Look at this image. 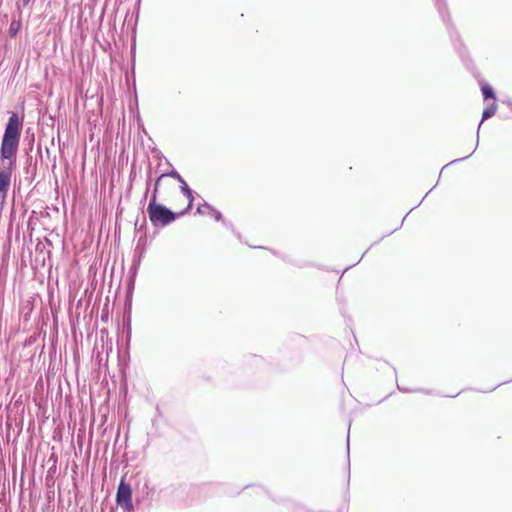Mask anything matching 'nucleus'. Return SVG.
Segmentation results:
<instances>
[{"mask_svg":"<svg viewBox=\"0 0 512 512\" xmlns=\"http://www.w3.org/2000/svg\"><path fill=\"white\" fill-rule=\"evenodd\" d=\"M203 206L209 210L211 216L216 220V221H221L223 222V215L220 211H218L217 209H215L213 206H211L209 203H207L206 201L203 202Z\"/></svg>","mask_w":512,"mask_h":512,"instance_id":"nucleus-8","label":"nucleus"},{"mask_svg":"<svg viewBox=\"0 0 512 512\" xmlns=\"http://www.w3.org/2000/svg\"><path fill=\"white\" fill-rule=\"evenodd\" d=\"M135 280L136 279H133V278H128L127 279V291H126V294H127V297H131L132 296V293H133V290H134V287H135Z\"/></svg>","mask_w":512,"mask_h":512,"instance_id":"nucleus-12","label":"nucleus"},{"mask_svg":"<svg viewBox=\"0 0 512 512\" xmlns=\"http://www.w3.org/2000/svg\"><path fill=\"white\" fill-rule=\"evenodd\" d=\"M181 185H183V183H186V181L183 179V177L181 176V180H177Z\"/></svg>","mask_w":512,"mask_h":512,"instance_id":"nucleus-29","label":"nucleus"},{"mask_svg":"<svg viewBox=\"0 0 512 512\" xmlns=\"http://www.w3.org/2000/svg\"><path fill=\"white\" fill-rule=\"evenodd\" d=\"M496 110H497V105L495 102H492L490 105H488L484 110H483V113H482V119L481 121L479 122L478 124V129H477V141H476V146L475 148L473 149V151L465 156V157H462V158H458V159H455V160H452L451 162H449L448 164H446L442 170L444 168H446L447 166L449 165H452V164H455V163H458V162H461V161H464L466 159H468L477 149L478 147V144H479V131H480V127L481 125L483 124V122L489 118H491L495 113H496Z\"/></svg>","mask_w":512,"mask_h":512,"instance_id":"nucleus-5","label":"nucleus"},{"mask_svg":"<svg viewBox=\"0 0 512 512\" xmlns=\"http://www.w3.org/2000/svg\"><path fill=\"white\" fill-rule=\"evenodd\" d=\"M398 228L399 227H395V229L393 231H391L390 234L393 233L394 231L398 230Z\"/></svg>","mask_w":512,"mask_h":512,"instance_id":"nucleus-38","label":"nucleus"},{"mask_svg":"<svg viewBox=\"0 0 512 512\" xmlns=\"http://www.w3.org/2000/svg\"><path fill=\"white\" fill-rule=\"evenodd\" d=\"M203 208H205V207L203 206V204H202V205H199V206L197 207L196 212H197V213H199V214H204L205 212H204Z\"/></svg>","mask_w":512,"mask_h":512,"instance_id":"nucleus-24","label":"nucleus"},{"mask_svg":"<svg viewBox=\"0 0 512 512\" xmlns=\"http://www.w3.org/2000/svg\"><path fill=\"white\" fill-rule=\"evenodd\" d=\"M161 177H171L176 180H181V175L175 169H173L167 173L161 174Z\"/></svg>","mask_w":512,"mask_h":512,"instance_id":"nucleus-13","label":"nucleus"},{"mask_svg":"<svg viewBox=\"0 0 512 512\" xmlns=\"http://www.w3.org/2000/svg\"><path fill=\"white\" fill-rule=\"evenodd\" d=\"M127 335L130 337L131 334V324H130V315L127 317Z\"/></svg>","mask_w":512,"mask_h":512,"instance_id":"nucleus-23","label":"nucleus"},{"mask_svg":"<svg viewBox=\"0 0 512 512\" xmlns=\"http://www.w3.org/2000/svg\"><path fill=\"white\" fill-rule=\"evenodd\" d=\"M139 266H140V257L138 259H136L134 257L133 264L129 270L128 278L136 279V275L138 273Z\"/></svg>","mask_w":512,"mask_h":512,"instance_id":"nucleus-10","label":"nucleus"},{"mask_svg":"<svg viewBox=\"0 0 512 512\" xmlns=\"http://www.w3.org/2000/svg\"><path fill=\"white\" fill-rule=\"evenodd\" d=\"M23 121V117H20L16 112H12L8 118L0 146L2 165H5V162L9 166L16 165Z\"/></svg>","mask_w":512,"mask_h":512,"instance_id":"nucleus-1","label":"nucleus"},{"mask_svg":"<svg viewBox=\"0 0 512 512\" xmlns=\"http://www.w3.org/2000/svg\"><path fill=\"white\" fill-rule=\"evenodd\" d=\"M147 213L149 220L154 227H166L174 222L178 217L185 215L187 213V209L176 213L163 204L149 201Z\"/></svg>","mask_w":512,"mask_h":512,"instance_id":"nucleus-2","label":"nucleus"},{"mask_svg":"<svg viewBox=\"0 0 512 512\" xmlns=\"http://www.w3.org/2000/svg\"><path fill=\"white\" fill-rule=\"evenodd\" d=\"M31 0H19L17 2V7L20 9V7H27L30 5Z\"/></svg>","mask_w":512,"mask_h":512,"instance_id":"nucleus-20","label":"nucleus"},{"mask_svg":"<svg viewBox=\"0 0 512 512\" xmlns=\"http://www.w3.org/2000/svg\"><path fill=\"white\" fill-rule=\"evenodd\" d=\"M148 177L150 178L151 177V169L149 170L148 172Z\"/></svg>","mask_w":512,"mask_h":512,"instance_id":"nucleus-37","label":"nucleus"},{"mask_svg":"<svg viewBox=\"0 0 512 512\" xmlns=\"http://www.w3.org/2000/svg\"><path fill=\"white\" fill-rule=\"evenodd\" d=\"M116 503L125 512H133L135 510L132 501V488L131 485L126 482L125 476H123L118 484L116 492Z\"/></svg>","mask_w":512,"mask_h":512,"instance_id":"nucleus-4","label":"nucleus"},{"mask_svg":"<svg viewBox=\"0 0 512 512\" xmlns=\"http://www.w3.org/2000/svg\"><path fill=\"white\" fill-rule=\"evenodd\" d=\"M481 91H482V96H483L484 100H488V99L495 100V98H496L495 92L489 84L483 83L481 85Z\"/></svg>","mask_w":512,"mask_h":512,"instance_id":"nucleus-7","label":"nucleus"},{"mask_svg":"<svg viewBox=\"0 0 512 512\" xmlns=\"http://www.w3.org/2000/svg\"><path fill=\"white\" fill-rule=\"evenodd\" d=\"M349 425H351L349 423ZM348 433H350V426H348ZM349 434H347V440H346V451H347V460H348V470H350V458H349V454H350V443H349Z\"/></svg>","mask_w":512,"mask_h":512,"instance_id":"nucleus-16","label":"nucleus"},{"mask_svg":"<svg viewBox=\"0 0 512 512\" xmlns=\"http://www.w3.org/2000/svg\"><path fill=\"white\" fill-rule=\"evenodd\" d=\"M433 191V188H430L427 193H425V197L428 196V194H430L431 192Z\"/></svg>","mask_w":512,"mask_h":512,"instance_id":"nucleus-34","label":"nucleus"},{"mask_svg":"<svg viewBox=\"0 0 512 512\" xmlns=\"http://www.w3.org/2000/svg\"><path fill=\"white\" fill-rule=\"evenodd\" d=\"M397 389L400 392H403V393H414V392H422L423 391L421 389H410V388H407V387H402L399 384H397Z\"/></svg>","mask_w":512,"mask_h":512,"instance_id":"nucleus-19","label":"nucleus"},{"mask_svg":"<svg viewBox=\"0 0 512 512\" xmlns=\"http://www.w3.org/2000/svg\"><path fill=\"white\" fill-rule=\"evenodd\" d=\"M433 191V188H430L427 193H425V197L428 196V194H430L431 192Z\"/></svg>","mask_w":512,"mask_h":512,"instance_id":"nucleus-32","label":"nucleus"},{"mask_svg":"<svg viewBox=\"0 0 512 512\" xmlns=\"http://www.w3.org/2000/svg\"><path fill=\"white\" fill-rule=\"evenodd\" d=\"M407 215H408V213L403 217V219L401 221V225L403 224L404 220H406Z\"/></svg>","mask_w":512,"mask_h":512,"instance_id":"nucleus-36","label":"nucleus"},{"mask_svg":"<svg viewBox=\"0 0 512 512\" xmlns=\"http://www.w3.org/2000/svg\"><path fill=\"white\" fill-rule=\"evenodd\" d=\"M37 156L40 157L41 161H43V155H42V147L41 144H38L37 146Z\"/></svg>","mask_w":512,"mask_h":512,"instance_id":"nucleus-22","label":"nucleus"},{"mask_svg":"<svg viewBox=\"0 0 512 512\" xmlns=\"http://www.w3.org/2000/svg\"><path fill=\"white\" fill-rule=\"evenodd\" d=\"M21 28V21L20 20H12L10 26H9V35L10 37H15L19 30Z\"/></svg>","mask_w":512,"mask_h":512,"instance_id":"nucleus-9","label":"nucleus"},{"mask_svg":"<svg viewBox=\"0 0 512 512\" xmlns=\"http://www.w3.org/2000/svg\"><path fill=\"white\" fill-rule=\"evenodd\" d=\"M29 132H30V128H28L26 130V138L25 139L28 141L29 149L31 150L33 148V144L35 141V136H34V133L29 135Z\"/></svg>","mask_w":512,"mask_h":512,"instance_id":"nucleus-15","label":"nucleus"},{"mask_svg":"<svg viewBox=\"0 0 512 512\" xmlns=\"http://www.w3.org/2000/svg\"><path fill=\"white\" fill-rule=\"evenodd\" d=\"M509 107L510 109L512 110V101L511 100H508L505 102Z\"/></svg>","mask_w":512,"mask_h":512,"instance_id":"nucleus-27","label":"nucleus"},{"mask_svg":"<svg viewBox=\"0 0 512 512\" xmlns=\"http://www.w3.org/2000/svg\"><path fill=\"white\" fill-rule=\"evenodd\" d=\"M135 230L143 231L145 233L146 230V218L143 216L142 222L139 224V220L137 219L135 222Z\"/></svg>","mask_w":512,"mask_h":512,"instance_id":"nucleus-14","label":"nucleus"},{"mask_svg":"<svg viewBox=\"0 0 512 512\" xmlns=\"http://www.w3.org/2000/svg\"><path fill=\"white\" fill-rule=\"evenodd\" d=\"M139 266H140V257L138 259H136L134 257L133 264L129 270L128 278L136 279V275L138 273Z\"/></svg>","mask_w":512,"mask_h":512,"instance_id":"nucleus-11","label":"nucleus"},{"mask_svg":"<svg viewBox=\"0 0 512 512\" xmlns=\"http://www.w3.org/2000/svg\"><path fill=\"white\" fill-rule=\"evenodd\" d=\"M433 191V188H430L427 193H425V197L428 196V194H430L431 192Z\"/></svg>","mask_w":512,"mask_h":512,"instance_id":"nucleus-33","label":"nucleus"},{"mask_svg":"<svg viewBox=\"0 0 512 512\" xmlns=\"http://www.w3.org/2000/svg\"><path fill=\"white\" fill-rule=\"evenodd\" d=\"M433 191V188H430L427 193H425V197L428 196V194H430L431 192Z\"/></svg>","mask_w":512,"mask_h":512,"instance_id":"nucleus-31","label":"nucleus"},{"mask_svg":"<svg viewBox=\"0 0 512 512\" xmlns=\"http://www.w3.org/2000/svg\"><path fill=\"white\" fill-rule=\"evenodd\" d=\"M434 5L442 18L443 22L447 26L448 33L450 35L451 41L453 43L454 49L459 54V56L462 59H465L467 57V48L462 43L459 33L455 30V27L453 26L450 15L448 13V8L445 0H433Z\"/></svg>","mask_w":512,"mask_h":512,"instance_id":"nucleus-3","label":"nucleus"},{"mask_svg":"<svg viewBox=\"0 0 512 512\" xmlns=\"http://www.w3.org/2000/svg\"><path fill=\"white\" fill-rule=\"evenodd\" d=\"M157 195H158V188L154 187L150 201H154V203H157Z\"/></svg>","mask_w":512,"mask_h":512,"instance_id":"nucleus-21","label":"nucleus"},{"mask_svg":"<svg viewBox=\"0 0 512 512\" xmlns=\"http://www.w3.org/2000/svg\"><path fill=\"white\" fill-rule=\"evenodd\" d=\"M181 192L187 197L188 199V206L185 208L188 210L191 209L194 201V191L187 185V183H183V185L180 186Z\"/></svg>","mask_w":512,"mask_h":512,"instance_id":"nucleus-6","label":"nucleus"},{"mask_svg":"<svg viewBox=\"0 0 512 512\" xmlns=\"http://www.w3.org/2000/svg\"><path fill=\"white\" fill-rule=\"evenodd\" d=\"M222 223H223L227 228H229V229H230V230H231V231H232V232L237 236V238H238L239 240H241V234H240L238 231H236V229L234 228V226H233V224H232V223L227 222V221H225V220H223V222H222Z\"/></svg>","mask_w":512,"mask_h":512,"instance_id":"nucleus-18","label":"nucleus"},{"mask_svg":"<svg viewBox=\"0 0 512 512\" xmlns=\"http://www.w3.org/2000/svg\"><path fill=\"white\" fill-rule=\"evenodd\" d=\"M145 487H146L147 489H149L151 492H153V491H154V488H153V487H149L148 483H145Z\"/></svg>","mask_w":512,"mask_h":512,"instance_id":"nucleus-28","label":"nucleus"},{"mask_svg":"<svg viewBox=\"0 0 512 512\" xmlns=\"http://www.w3.org/2000/svg\"><path fill=\"white\" fill-rule=\"evenodd\" d=\"M162 178H163V177H161V175H160V176L156 179L155 184H154V187H157V188L159 187V184H160V181H161V179H162Z\"/></svg>","mask_w":512,"mask_h":512,"instance_id":"nucleus-25","label":"nucleus"},{"mask_svg":"<svg viewBox=\"0 0 512 512\" xmlns=\"http://www.w3.org/2000/svg\"><path fill=\"white\" fill-rule=\"evenodd\" d=\"M433 191V188H430L427 193H425V197L428 196V194H430L431 192Z\"/></svg>","mask_w":512,"mask_h":512,"instance_id":"nucleus-35","label":"nucleus"},{"mask_svg":"<svg viewBox=\"0 0 512 512\" xmlns=\"http://www.w3.org/2000/svg\"><path fill=\"white\" fill-rule=\"evenodd\" d=\"M506 383H507V381L502 382V383H499L497 386H495V387H493L492 389H490V391H493V390H495L497 387L502 386L503 384H506Z\"/></svg>","mask_w":512,"mask_h":512,"instance_id":"nucleus-26","label":"nucleus"},{"mask_svg":"<svg viewBox=\"0 0 512 512\" xmlns=\"http://www.w3.org/2000/svg\"><path fill=\"white\" fill-rule=\"evenodd\" d=\"M36 169H37L36 162L33 165L30 163L29 166L26 168V173L30 174L31 177L34 179V177L36 175Z\"/></svg>","mask_w":512,"mask_h":512,"instance_id":"nucleus-17","label":"nucleus"},{"mask_svg":"<svg viewBox=\"0 0 512 512\" xmlns=\"http://www.w3.org/2000/svg\"><path fill=\"white\" fill-rule=\"evenodd\" d=\"M45 151H46L47 157H49L50 156V149L48 147H46Z\"/></svg>","mask_w":512,"mask_h":512,"instance_id":"nucleus-30","label":"nucleus"}]
</instances>
